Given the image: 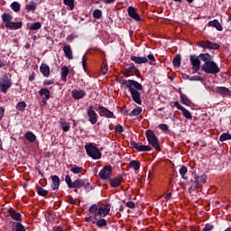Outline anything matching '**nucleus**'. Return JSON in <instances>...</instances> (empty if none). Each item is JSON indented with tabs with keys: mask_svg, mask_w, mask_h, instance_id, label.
Wrapping results in <instances>:
<instances>
[{
	"mask_svg": "<svg viewBox=\"0 0 231 231\" xmlns=\"http://www.w3.org/2000/svg\"><path fill=\"white\" fill-rule=\"evenodd\" d=\"M122 86H126L127 89L130 91L134 102L139 106H142L140 91H143V86L134 79H124L122 81Z\"/></svg>",
	"mask_w": 231,
	"mask_h": 231,
	"instance_id": "f257e3e1",
	"label": "nucleus"
},
{
	"mask_svg": "<svg viewBox=\"0 0 231 231\" xmlns=\"http://www.w3.org/2000/svg\"><path fill=\"white\" fill-rule=\"evenodd\" d=\"M201 71L208 75H217L221 71V69L217 66L216 61H207L201 66Z\"/></svg>",
	"mask_w": 231,
	"mask_h": 231,
	"instance_id": "f03ea898",
	"label": "nucleus"
},
{
	"mask_svg": "<svg viewBox=\"0 0 231 231\" xmlns=\"http://www.w3.org/2000/svg\"><path fill=\"white\" fill-rule=\"evenodd\" d=\"M145 136L148 143L152 145L155 151H162V148H160V142L158 141V137L152 130H147L145 132Z\"/></svg>",
	"mask_w": 231,
	"mask_h": 231,
	"instance_id": "7ed1b4c3",
	"label": "nucleus"
},
{
	"mask_svg": "<svg viewBox=\"0 0 231 231\" xmlns=\"http://www.w3.org/2000/svg\"><path fill=\"white\" fill-rule=\"evenodd\" d=\"M65 183H67L69 189H82V187L86 185V179H77L76 180L72 181L71 177L69 175H66Z\"/></svg>",
	"mask_w": 231,
	"mask_h": 231,
	"instance_id": "20e7f679",
	"label": "nucleus"
},
{
	"mask_svg": "<svg viewBox=\"0 0 231 231\" xmlns=\"http://www.w3.org/2000/svg\"><path fill=\"white\" fill-rule=\"evenodd\" d=\"M12 77H8V73H4L0 79L1 91L4 94L8 93V90L13 86Z\"/></svg>",
	"mask_w": 231,
	"mask_h": 231,
	"instance_id": "39448f33",
	"label": "nucleus"
},
{
	"mask_svg": "<svg viewBox=\"0 0 231 231\" xmlns=\"http://www.w3.org/2000/svg\"><path fill=\"white\" fill-rule=\"evenodd\" d=\"M85 149L87 154L90 156V158H93V160H100V158H102V152L92 143L87 144Z\"/></svg>",
	"mask_w": 231,
	"mask_h": 231,
	"instance_id": "423d86ee",
	"label": "nucleus"
},
{
	"mask_svg": "<svg viewBox=\"0 0 231 231\" xmlns=\"http://www.w3.org/2000/svg\"><path fill=\"white\" fill-rule=\"evenodd\" d=\"M87 116L88 117V122L92 124V125H95L97 122H98V115L95 111V106H89L87 108Z\"/></svg>",
	"mask_w": 231,
	"mask_h": 231,
	"instance_id": "0eeeda50",
	"label": "nucleus"
},
{
	"mask_svg": "<svg viewBox=\"0 0 231 231\" xmlns=\"http://www.w3.org/2000/svg\"><path fill=\"white\" fill-rule=\"evenodd\" d=\"M197 46L203 48V50H219V44L212 42L208 40L200 41Z\"/></svg>",
	"mask_w": 231,
	"mask_h": 231,
	"instance_id": "6e6552de",
	"label": "nucleus"
},
{
	"mask_svg": "<svg viewBox=\"0 0 231 231\" xmlns=\"http://www.w3.org/2000/svg\"><path fill=\"white\" fill-rule=\"evenodd\" d=\"M112 172H113V167L110 164H108L99 171L98 176L100 180H111Z\"/></svg>",
	"mask_w": 231,
	"mask_h": 231,
	"instance_id": "1a4fd4ad",
	"label": "nucleus"
},
{
	"mask_svg": "<svg viewBox=\"0 0 231 231\" xmlns=\"http://www.w3.org/2000/svg\"><path fill=\"white\" fill-rule=\"evenodd\" d=\"M97 111H98L99 116H102L105 118H115V113L107 109L106 106H99L97 107Z\"/></svg>",
	"mask_w": 231,
	"mask_h": 231,
	"instance_id": "9d476101",
	"label": "nucleus"
},
{
	"mask_svg": "<svg viewBox=\"0 0 231 231\" xmlns=\"http://www.w3.org/2000/svg\"><path fill=\"white\" fill-rule=\"evenodd\" d=\"M108 180L110 187H112V189H116V187H120V185L124 183V175L119 174L114 178L110 177Z\"/></svg>",
	"mask_w": 231,
	"mask_h": 231,
	"instance_id": "9b49d317",
	"label": "nucleus"
},
{
	"mask_svg": "<svg viewBox=\"0 0 231 231\" xmlns=\"http://www.w3.org/2000/svg\"><path fill=\"white\" fill-rule=\"evenodd\" d=\"M189 60L191 62L193 71H195V73H198V71H199V68L201 66V60H199V57H198L196 55H190Z\"/></svg>",
	"mask_w": 231,
	"mask_h": 231,
	"instance_id": "f8f14e48",
	"label": "nucleus"
},
{
	"mask_svg": "<svg viewBox=\"0 0 231 231\" xmlns=\"http://www.w3.org/2000/svg\"><path fill=\"white\" fill-rule=\"evenodd\" d=\"M216 93L220 95V97H227L228 98H231V90L226 87H217L216 88Z\"/></svg>",
	"mask_w": 231,
	"mask_h": 231,
	"instance_id": "ddd939ff",
	"label": "nucleus"
},
{
	"mask_svg": "<svg viewBox=\"0 0 231 231\" xmlns=\"http://www.w3.org/2000/svg\"><path fill=\"white\" fill-rule=\"evenodd\" d=\"M93 225H96L97 228H106V226H107V220L104 217H97L96 215L94 217Z\"/></svg>",
	"mask_w": 231,
	"mask_h": 231,
	"instance_id": "4468645a",
	"label": "nucleus"
},
{
	"mask_svg": "<svg viewBox=\"0 0 231 231\" xmlns=\"http://www.w3.org/2000/svg\"><path fill=\"white\" fill-rule=\"evenodd\" d=\"M127 12L129 17H131L134 21H137V23H142V17H140V14H138V13H136V8L129 6Z\"/></svg>",
	"mask_w": 231,
	"mask_h": 231,
	"instance_id": "2eb2a0df",
	"label": "nucleus"
},
{
	"mask_svg": "<svg viewBox=\"0 0 231 231\" xmlns=\"http://www.w3.org/2000/svg\"><path fill=\"white\" fill-rule=\"evenodd\" d=\"M8 214L10 215V217L14 219V221H17L16 223H21L23 221V216L21 213L15 211L13 208L8 209Z\"/></svg>",
	"mask_w": 231,
	"mask_h": 231,
	"instance_id": "dca6fc26",
	"label": "nucleus"
},
{
	"mask_svg": "<svg viewBox=\"0 0 231 231\" xmlns=\"http://www.w3.org/2000/svg\"><path fill=\"white\" fill-rule=\"evenodd\" d=\"M195 178L197 179V183L199 185V189H201L205 183H207V180H208V175L202 174V175H197L195 174Z\"/></svg>",
	"mask_w": 231,
	"mask_h": 231,
	"instance_id": "f3484780",
	"label": "nucleus"
},
{
	"mask_svg": "<svg viewBox=\"0 0 231 231\" xmlns=\"http://www.w3.org/2000/svg\"><path fill=\"white\" fill-rule=\"evenodd\" d=\"M72 97L74 100H80L86 97V91L84 90H78V89H73L71 91Z\"/></svg>",
	"mask_w": 231,
	"mask_h": 231,
	"instance_id": "a211bd4d",
	"label": "nucleus"
},
{
	"mask_svg": "<svg viewBox=\"0 0 231 231\" xmlns=\"http://www.w3.org/2000/svg\"><path fill=\"white\" fill-rule=\"evenodd\" d=\"M189 192H196L198 189H199V186L198 184V180L196 179V175H194V178L191 179L189 182Z\"/></svg>",
	"mask_w": 231,
	"mask_h": 231,
	"instance_id": "6ab92c4d",
	"label": "nucleus"
},
{
	"mask_svg": "<svg viewBox=\"0 0 231 231\" xmlns=\"http://www.w3.org/2000/svg\"><path fill=\"white\" fill-rule=\"evenodd\" d=\"M6 30H20L23 28V22H11L8 24H5Z\"/></svg>",
	"mask_w": 231,
	"mask_h": 231,
	"instance_id": "aec40b11",
	"label": "nucleus"
},
{
	"mask_svg": "<svg viewBox=\"0 0 231 231\" xmlns=\"http://www.w3.org/2000/svg\"><path fill=\"white\" fill-rule=\"evenodd\" d=\"M51 189L52 190H59V187H60V178L58 175H52L51 177Z\"/></svg>",
	"mask_w": 231,
	"mask_h": 231,
	"instance_id": "412c9836",
	"label": "nucleus"
},
{
	"mask_svg": "<svg viewBox=\"0 0 231 231\" xmlns=\"http://www.w3.org/2000/svg\"><path fill=\"white\" fill-rule=\"evenodd\" d=\"M41 28H42L41 22L27 23V30H31V32H37V30H41Z\"/></svg>",
	"mask_w": 231,
	"mask_h": 231,
	"instance_id": "4be33fe9",
	"label": "nucleus"
},
{
	"mask_svg": "<svg viewBox=\"0 0 231 231\" xmlns=\"http://www.w3.org/2000/svg\"><path fill=\"white\" fill-rule=\"evenodd\" d=\"M60 75H61L60 79L62 80V82H68V75H69V68H68L67 66L62 67L60 70Z\"/></svg>",
	"mask_w": 231,
	"mask_h": 231,
	"instance_id": "5701e85b",
	"label": "nucleus"
},
{
	"mask_svg": "<svg viewBox=\"0 0 231 231\" xmlns=\"http://www.w3.org/2000/svg\"><path fill=\"white\" fill-rule=\"evenodd\" d=\"M130 59L135 64H145L149 62V60H147L145 57L131 56Z\"/></svg>",
	"mask_w": 231,
	"mask_h": 231,
	"instance_id": "b1692460",
	"label": "nucleus"
},
{
	"mask_svg": "<svg viewBox=\"0 0 231 231\" xmlns=\"http://www.w3.org/2000/svg\"><path fill=\"white\" fill-rule=\"evenodd\" d=\"M208 25L211 26L212 28H216L217 32H223V25H221L218 20L215 19L213 21H209Z\"/></svg>",
	"mask_w": 231,
	"mask_h": 231,
	"instance_id": "393cba45",
	"label": "nucleus"
},
{
	"mask_svg": "<svg viewBox=\"0 0 231 231\" xmlns=\"http://www.w3.org/2000/svg\"><path fill=\"white\" fill-rule=\"evenodd\" d=\"M40 71L43 75V77H45L46 79L50 77V66H48V64L42 63L40 66Z\"/></svg>",
	"mask_w": 231,
	"mask_h": 231,
	"instance_id": "a878e982",
	"label": "nucleus"
},
{
	"mask_svg": "<svg viewBox=\"0 0 231 231\" xmlns=\"http://www.w3.org/2000/svg\"><path fill=\"white\" fill-rule=\"evenodd\" d=\"M11 228L12 231H26V227L21 222H14Z\"/></svg>",
	"mask_w": 231,
	"mask_h": 231,
	"instance_id": "bb28decb",
	"label": "nucleus"
},
{
	"mask_svg": "<svg viewBox=\"0 0 231 231\" xmlns=\"http://www.w3.org/2000/svg\"><path fill=\"white\" fill-rule=\"evenodd\" d=\"M24 138L27 140V142H30L31 143H33L35 140H37V136L33 132L28 131L24 134Z\"/></svg>",
	"mask_w": 231,
	"mask_h": 231,
	"instance_id": "cd10ccee",
	"label": "nucleus"
},
{
	"mask_svg": "<svg viewBox=\"0 0 231 231\" xmlns=\"http://www.w3.org/2000/svg\"><path fill=\"white\" fill-rule=\"evenodd\" d=\"M63 51H64L65 57H67V59H69V60H71V59H73V51H71V46L65 45L63 47Z\"/></svg>",
	"mask_w": 231,
	"mask_h": 231,
	"instance_id": "c85d7f7f",
	"label": "nucleus"
},
{
	"mask_svg": "<svg viewBox=\"0 0 231 231\" xmlns=\"http://www.w3.org/2000/svg\"><path fill=\"white\" fill-rule=\"evenodd\" d=\"M14 20V16L8 13H4L2 14V21L5 23V24H10L12 21Z\"/></svg>",
	"mask_w": 231,
	"mask_h": 231,
	"instance_id": "c756f323",
	"label": "nucleus"
},
{
	"mask_svg": "<svg viewBox=\"0 0 231 231\" xmlns=\"http://www.w3.org/2000/svg\"><path fill=\"white\" fill-rule=\"evenodd\" d=\"M199 60H202L203 62H210L212 61V56L209 53H200L199 55Z\"/></svg>",
	"mask_w": 231,
	"mask_h": 231,
	"instance_id": "7c9ffc66",
	"label": "nucleus"
},
{
	"mask_svg": "<svg viewBox=\"0 0 231 231\" xmlns=\"http://www.w3.org/2000/svg\"><path fill=\"white\" fill-rule=\"evenodd\" d=\"M25 9L27 10V12L34 13L37 10V2L31 1L29 5H26Z\"/></svg>",
	"mask_w": 231,
	"mask_h": 231,
	"instance_id": "2f4dec72",
	"label": "nucleus"
},
{
	"mask_svg": "<svg viewBox=\"0 0 231 231\" xmlns=\"http://www.w3.org/2000/svg\"><path fill=\"white\" fill-rule=\"evenodd\" d=\"M141 163L138 161H131L128 164L130 169H134V171H140Z\"/></svg>",
	"mask_w": 231,
	"mask_h": 231,
	"instance_id": "473e14b6",
	"label": "nucleus"
},
{
	"mask_svg": "<svg viewBox=\"0 0 231 231\" xmlns=\"http://www.w3.org/2000/svg\"><path fill=\"white\" fill-rule=\"evenodd\" d=\"M174 68H180L181 66V55L177 54L172 60Z\"/></svg>",
	"mask_w": 231,
	"mask_h": 231,
	"instance_id": "72a5a7b5",
	"label": "nucleus"
},
{
	"mask_svg": "<svg viewBox=\"0 0 231 231\" xmlns=\"http://www.w3.org/2000/svg\"><path fill=\"white\" fill-rule=\"evenodd\" d=\"M38 93L40 97H44L43 98L50 100V90L48 88H41Z\"/></svg>",
	"mask_w": 231,
	"mask_h": 231,
	"instance_id": "f704fd0d",
	"label": "nucleus"
},
{
	"mask_svg": "<svg viewBox=\"0 0 231 231\" xmlns=\"http://www.w3.org/2000/svg\"><path fill=\"white\" fill-rule=\"evenodd\" d=\"M149 151H152V147H151L150 145L139 144V146L137 147L138 152H147Z\"/></svg>",
	"mask_w": 231,
	"mask_h": 231,
	"instance_id": "c9c22d12",
	"label": "nucleus"
},
{
	"mask_svg": "<svg viewBox=\"0 0 231 231\" xmlns=\"http://www.w3.org/2000/svg\"><path fill=\"white\" fill-rule=\"evenodd\" d=\"M189 170L187 169V166L182 165L180 169L179 170V172L182 178V180H189V177L185 176Z\"/></svg>",
	"mask_w": 231,
	"mask_h": 231,
	"instance_id": "e433bc0d",
	"label": "nucleus"
},
{
	"mask_svg": "<svg viewBox=\"0 0 231 231\" xmlns=\"http://www.w3.org/2000/svg\"><path fill=\"white\" fill-rule=\"evenodd\" d=\"M180 100L184 106H190L192 104L187 95L183 94L182 92H180Z\"/></svg>",
	"mask_w": 231,
	"mask_h": 231,
	"instance_id": "4c0bfd02",
	"label": "nucleus"
},
{
	"mask_svg": "<svg viewBox=\"0 0 231 231\" xmlns=\"http://www.w3.org/2000/svg\"><path fill=\"white\" fill-rule=\"evenodd\" d=\"M107 214H109V213H107L106 211V208H104V207H99V209H98L97 213L96 214V217H106L107 216Z\"/></svg>",
	"mask_w": 231,
	"mask_h": 231,
	"instance_id": "58836bf2",
	"label": "nucleus"
},
{
	"mask_svg": "<svg viewBox=\"0 0 231 231\" xmlns=\"http://www.w3.org/2000/svg\"><path fill=\"white\" fill-rule=\"evenodd\" d=\"M98 210H99V207L97 204H93L89 208H88V212L89 214H93L94 217L95 216H97V214H98Z\"/></svg>",
	"mask_w": 231,
	"mask_h": 231,
	"instance_id": "ea45409f",
	"label": "nucleus"
},
{
	"mask_svg": "<svg viewBox=\"0 0 231 231\" xmlns=\"http://www.w3.org/2000/svg\"><path fill=\"white\" fill-rule=\"evenodd\" d=\"M60 127L64 133H68V131H69V129H71L69 123H68L66 121H60Z\"/></svg>",
	"mask_w": 231,
	"mask_h": 231,
	"instance_id": "a19ab883",
	"label": "nucleus"
},
{
	"mask_svg": "<svg viewBox=\"0 0 231 231\" xmlns=\"http://www.w3.org/2000/svg\"><path fill=\"white\" fill-rule=\"evenodd\" d=\"M141 113H142V107L141 106H137V107L134 108L129 113V116H138L139 115H141Z\"/></svg>",
	"mask_w": 231,
	"mask_h": 231,
	"instance_id": "79ce46f5",
	"label": "nucleus"
},
{
	"mask_svg": "<svg viewBox=\"0 0 231 231\" xmlns=\"http://www.w3.org/2000/svg\"><path fill=\"white\" fill-rule=\"evenodd\" d=\"M64 5L69 6V10H75V0H63Z\"/></svg>",
	"mask_w": 231,
	"mask_h": 231,
	"instance_id": "37998d69",
	"label": "nucleus"
},
{
	"mask_svg": "<svg viewBox=\"0 0 231 231\" xmlns=\"http://www.w3.org/2000/svg\"><path fill=\"white\" fill-rule=\"evenodd\" d=\"M84 171L83 167L78 166V165H74L71 169H70V172H73V174H80V172H82Z\"/></svg>",
	"mask_w": 231,
	"mask_h": 231,
	"instance_id": "c03bdc74",
	"label": "nucleus"
},
{
	"mask_svg": "<svg viewBox=\"0 0 231 231\" xmlns=\"http://www.w3.org/2000/svg\"><path fill=\"white\" fill-rule=\"evenodd\" d=\"M16 109L17 111H24L26 109V102L25 101H20L16 104Z\"/></svg>",
	"mask_w": 231,
	"mask_h": 231,
	"instance_id": "a18cd8bd",
	"label": "nucleus"
},
{
	"mask_svg": "<svg viewBox=\"0 0 231 231\" xmlns=\"http://www.w3.org/2000/svg\"><path fill=\"white\" fill-rule=\"evenodd\" d=\"M37 194L39 196H48V190L44 189L41 186H37Z\"/></svg>",
	"mask_w": 231,
	"mask_h": 231,
	"instance_id": "49530a36",
	"label": "nucleus"
},
{
	"mask_svg": "<svg viewBox=\"0 0 231 231\" xmlns=\"http://www.w3.org/2000/svg\"><path fill=\"white\" fill-rule=\"evenodd\" d=\"M181 113L184 117H186L188 120H192V114H190V111L186 109L185 107L181 110Z\"/></svg>",
	"mask_w": 231,
	"mask_h": 231,
	"instance_id": "de8ad7c7",
	"label": "nucleus"
},
{
	"mask_svg": "<svg viewBox=\"0 0 231 231\" xmlns=\"http://www.w3.org/2000/svg\"><path fill=\"white\" fill-rule=\"evenodd\" d=\"M226 140H231V134L228 133H224L219 137V142H226Z\"/></svg>",
	"mask_w": 231,
	"mask_h": 231,
	"instance_id": "09e8293b",
	"label": "nucleus"
},
{
	"mask_svg": "<svg viewBox=\"0 0 231 231\" xmlns=\"http://www.w3.org/2000/svg\"><path fill=\"white\" fill-rule=\"evenodd\" d=\"M11 8L14 12H20V10H21V4H19V2H13L11 4Z\"/></svg>",
	"mask_w": 231,
	"mask_h": 231,
	"instance_id": "8fccbe9b",
	"label": "nucleus"
},
{
	"mask_svg": "<svg viewBox=\"0 0 231 231\" xmlns=\"http://www.w3.org/2000/svg\"><path fill=\"white\" fill-rule=\"evenodd\" d=\"M125 69H126L128 73H132V75H134V70L136 69V66H134V63H130L128 64V67L125 68Z\"/></svg>",
	"mask_w": 231,
	"mask_h": 231,
	"instance_id": "3c124183",
	"label": "nucleus"
},
{
	"mask_svg": "<svg viewBox=\"0 0 231 231\" xmlns=\"http://www.w3.org/2000/svg\"><path fill=\"white\" fill-rule=\"evenodd\" d=\"M94 19H100L102 17V11L100 9H95L93 12Z\"/></svg>",
	"mask_w": 231,
	"mask_h": 231,
	"instance_id": "603ef678",
	"label": "nucleus"
},
{
	"mask_svg": "<svg viewBox=\"0 0 231 231\" xmlns=\"http://www.w3.org/2000/svg\"><path fill=\"white\" fill-rule=\"evenodd\" d=\"M149 61V64L152 66L153 62H156V58H154V54H149L146 58Z\"/></svg>",
	"mask_w": 231,
	"mask_h": 231,
	"instance_id": "864d4df0",
	"label": "nucleus"
},
{
	"mask_svg": "<svg viewBox=\"0 0 231 231\" xmlns=\"http://www.w3.org/2000/svg\"><path fill=\"white\" fill-rule=\"evenodd\" d=\"M190 81L191 82H196V81L203 82V78L201 76H191Z\"/></svg>",
	"mask_w": 231,
	"mask_h": 231,
	"instance_id": "5fc2aeb1",
	"label": "nucleus"
},
{
	"mask_svg": "<svg viewBox=\"0 0 231 231\" xmlns=\"http://www.w3.org/2000/svg\"><path fill=\"white\" fill-rule=\"evenodd\" d=\"M85 190H91L93 189V186H91V183L88 180H85V185H83Z\"/></svg>",
	"mask_w": 231,
	"mask_h": 231,
	"instance_id": "6e6d98bb",
	"label": "nucleus"
},
{
	"mask_svg": "<svg viewBox=\"0 0 231 231\" xmlns=\"http://www.w3.org/2000/svg\"><path fill=\"white\" fill-rule=\"evenodd\" d=\"M214 230V225L206 224L202 231H212Z\"/></svg>",
	"mask_w": 231,
	"mask_h": 231,
	"instance_id": "4d7b16f0",
	"label": "nucleus"
},
{
	"mask_svg": "<svg viewBox=\"0 0 231 231\" xmlns=\"http://www.w3.org/2000/svg\"><path fill=\"white\" fill-rule=\"evenodd\" d=\"M173 106H174V107H177V109H179V111H183V109L185 108L178 101L173 102Z\"/></svg>",
	"mask_w": 231,
	"mask_h": 231,
	"instance_id": "13d9d810",
	"label": "nucleus"
},
{
	"mask_svg": "<svg viewBox=\"0 0 231 231\" xmlns=\"http://www.w3.org/2000/svg\"><path fill=\"white\" fill-rule=\"evenodd\" d=\"M116 133H124V126L122 125H117L115 126Z\"/></svg>",
	"mask_w": 231,
	"mask_h": 231,
	"instance_id": "bf43d9fd",
	"label": "nucleus"
},
{
	"mask_svg": "<svg viewBox=\"0 0 231 231\" xmlns=\"http://www.w3.org/2000/svg\"><path fill=\"white\" fill-rule=\"evenodd\" d=\"M159 129H161V131H169V125H165V124H161L159 125Z\"/></svg>",
	"mask_w": 231,
	"mask_h": 231,
	"instance_id": "052dcab7",
	"label": "nucleus"
},
{
	"mask_svg": "<svg viewBox=\"0 0 231 231\" xmlns=\"http://www.w3.org/2000/svg\"><path fill=\"white\" fill-rule=\"evenodd\" d=\"M139 145H140L139 143H137L136 142H134L133 140L130 142V147H132L133 149H135L136 151L138 150Z\"/></svg>",
	"mask_w": 231,
	"mask_h": 231,
	"instance_id": "680f3d73",
	"label": "nucleus"
},
{
	"mask_svg": "<svg viewBox=\"0 0 231 231\" xmlns=\"http://www.w3.org/2000/svg\"><path fill=\"white\" fill-rule=\"evenodd\" d=\"M88 65V60L86 59V55H84L82 57V66H83V69L84 71H86V66Z\"/></svg>",
	"mask_w": 231,
	"mask_h": 231,
	"instance_id": "e2e57ef3",
	"label": "nucleus"
},
{
	"mask_svg": "<svg viewBox=\"0 0 231 231\" xmlns=\"http://www.w3.org/2000/svg\"><path fill=\"white\" fill-rule=\"evenodd\" d=\"M107 71H109V67L107 66V63H106L102 69L103 75H106Z\"/></svg>",
	"mask_w": 231,
	"mask_h": 231,
	"instance_id": "0e129e2a",
	"label": "nucleus"
},
{
	"mask_svg": "<svg viewBox=\"0 0 231 231\" xmlns=\"http://www.w3.org/2000/svg\"><path fill=\"white\" fill-rule=\"evenodd\" d=\"M126 207L128 208H135L136 205L133 201H128V202H126Z\"/></svg>",
	"mask_w": 231,
	"mask_h": 231,
	"instance_id": "69168bd1",
	"label": "nucleus"
},
{
	"mask_svg": "<svg viewBox=\"0 0 231 231\" xmlns=\"http://www.w3.org/2000/svg\"><path fill=\"white\" fill-rule=\"evenodd\" d=\"M85 221L86 223H92L93 225V223L95 222V217H93V218L91 217H86Z\"/></svg>",
	"mask_w": 231,
	"mask_h": 231,
	"instance_id": "338daca9",
	"label": "nucleus"
},
{
	"mask_svg": "<svg viewBox=\"0 0 231 231\" xmlns=\"http://www.w3.org/2000/svg\"><path fill=\"white\" fill-rule=\"evenodd\" d=\"M105 208L106 212H107V214H109V212H111V204H106L105 205Z\"/></svg>",
	"mask_w": 231,
	"mask_h": 231,
	"instance_id": "774afa93",
	"label": "nucleus"
}]
</instances>
